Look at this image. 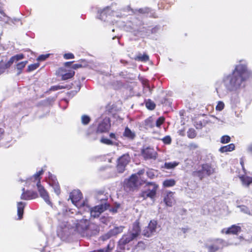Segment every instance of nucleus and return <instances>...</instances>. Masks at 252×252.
<instances>
[{
  "mask_svg": "<svg viewBox=\"0 0 252 252\" xmlns=\"http://www.w3.org/2000/svg\"><path fill=\"white\" fill-rule=\"evenodd\" d=\"M252 79V70L249 68L247 61L239 60L230 74L224 75L221 81L216 82V92L220 97L224 96L229 92L237 91L244 86L245 82ZM230 104L232 108L239 107L240 98L238 93L231 94Z\"/></svg>",
  "mask_w": 252,
  "mask_h": 252,
  "instance_id": "nucleus-1",
  "label": "nucleus"
},
{
  "mask_svg": "<svg viewBox=\"0 0 252 252\" xmlns=\"http://www.w3.org/2000/svg\"><path fill=\"white\" fill-rule=\"evenodd\" d=\"M58 219L59 224L57 233L59 235L78 232L84 236L85 232L89 229L90 222L87 219L86 215L83 216V218L80 220L77 218L74 220L72 217L68 218L66 216L59 214Z\"/></svg>",
  "mask_w": 252,
  "mask_h": 252,
  "instance_id": "nucleus-2",
  "label": "nucleus"
},
{
  "mask_svg": "<svg viewBox=\"0 0 252 252\" xmlns=\"http://www.w3.org/2000/svg\"><path fill=\"white\" fill-rule=\"evenodd\" d=\"M43 173V171L42 170L37 172L32 177L27 180L26 182V186L28 187L36 186L40 197L44 199L47 204L52 205L48 192L40 184L41 178L40 176Z\"/></svg>",
  "mask_w": 252,
  "mask_h": 252,
  "instance_id": "nucleus-3",
  "label": "nucleus"
},
{
  "mask_svg": "<svg viewBox=\"0 0 252 252\" xmlns=\"http://www.w3.org/2000/svg\"><path fill=\"white\" fill-rule=\"evenodd\" d=\"M237 244V242L229 243L220 238L209 239L205 242L204 247L208 252H217L221 251L225 247Z\"/></svg>",
  "mask_w": 252,
  "mask_h": 252,
  "instance_id": "nucleus-4",
  "label": "nucleus"
},
{
  "mask_svg": "<svg viewBox=\"0 0 252 252\" xmlns=\"http://www.w3.org/2000/svg\"><path fill=\"white\" fill-rule=\"evenodd\" d=\"M140 228L139 222H135L131 228H129L128 233L125 235L119 241L120 244L125 245L135 239L139 234Z\"/></svg>",
  "mask_w": 252,
  "mask_h": 252,
  "instance_id": "nucleus-5",
  "label": "nucleus"
},
{
  "mask_svg": "<svg viewBox=\"0 0 252 252\" xmlns=\"http://www.w3.org/2000/svg\"><path fill=\"white\" fill-rule=\"evenodd\" d=\"M108 207V205L105 203L98 205L93 208H90L88 205L84 204L83 205V210H84L86 213L88 215H90L91 217L96 218L98 217L101 213L106 210Z\"/></svg>",
  "mask_w": 252,
  "mask_h": 252,
  "instance_id": "nucleus-6",
  "label": "nucleus"
},
{
  "mask_svg": "<svg viewBox=\"0 0 252 252\" xmlns=\"http://www.w3.org/2000/svg\"><path fill=\"white\" fill-rule=\"evenodd\" d=\"M145 170L141 169L136 174H132L127 182V185L130 188L136 187L143 182H145L146 179L144 177Z\"/></svg>",
  "mask_w": 252,
  "mask_h": 252,
  "instance_id": "nucleus-7",
  "label": "nucleus"
},
{
  "mask_svg": "<svg viewBox=\"0 0 252 252\" xmlns=\"http://www.w3.org/2000/svg\"><path fill=\"white\" fill-rule=\"evenodd\" d=\"M24 56L22 54H19L12 56L10 59L6 62H0V75L3 73L6 69L9 68L14 63H16L18 61L24 59Z\"/></svg>",
  "mask_w": 252,
  "mask_h": 252,
  "instance_id": "nucleus-8",
  "label": "nucleus"
},
{
  "mask_svg": "<svg viewBox=\"0 0 252 252\" xmlns=\"http://www.w3.org/2000/svg\"><path fill=\"white\" fill-rule=\"evenodd\" d=\"M82 197L81 191L79 190H74L70 194L69 198L71 200L72 203L78 209L80 212L83 211V205L85 204L84 202L80 203V201Z\"/></svg>",
  "mask_w": 252,
  "mask_h": 252,
  "instance_id": "nucleus-9",
  "label": "nucleus"
},
{
  "mask_svg": "<svg viewBox=\"0 0 252 252\" xmlns=\"http://www.w3.org/2000/svg\"><path fill=\"white\" fill-rule=\"evenodd\" d=\"M215 168L210 164H204L202 166L201 170L193 172V175L198 176L200 179H202L204 175H210L215 172Z\"/></svg>",
  "mask_w": 252,
  "mask_h": 252,
  "instance_id": "nucleus-10",
  "label": "nucleus"
},
{
  "mask_svg": "<svg viewBox=\"0 0 252 252\" xmlns=\"http://www.w3.org/2000/svg\"><path fill=\"white\" fill-rule=\"evenodd\" d=\"M111 10L109 7H106L102 10L98 11L97 18L102 21H111L112 23L113 17L116 16V13L113 12L112 15H110Z\"/></svg>",
  "mask_w": 252,
  "mask_h": 252,
  "instance_id": "nucleus-11",
  "label": "nucleus"
},
{
  "mask_svg": "<svg viewBox=\"0 0 252 252\" xmlns=\"http://www.w3.org/2000/svg\"><path fill=\"white\" fill-rule=\"evenodd\" d=\"M157 225L158 223L156 220H151L148 225L143 230L142 234L147 237H150L152 236L156 232Z\"/></svg>",
  "mask_w": 252,
  "mask_h": 252,
  "instance_id": "nucleus-12",
  "label": "nucleus"
},
{
  "mask_svg": "<svg viewBox=\"0 0 252 252\" xmlns=\"http://www.w3.org/2000/svg\"><path fill=\"white\" fill-rule=\"evenodd\" d=\"M110 127V123L109 119L105 117L103 119H99L97 128V132L103 133L108 131Z\"/></svg>",
  "mask_w": 252,
  "mask_h": 252,
  "instance_id": "nucleus-13",
  "label": "nucleus"
},
{
  "mask_svg": "<svg viewBox=\"0 0 252 252\" xmlns=\"http://www.w3.org/2000/svg\"><path fill=\"white\" fill-rule=\"evenodd\" d=\"M47 182L50 186L53 187L55 192L57 195H59L60 193V188L56 177L50 172L48 173Z\"/></svg>",
  "mask_w": 252,
  "mask_h": 252,
  "instance_id": "nucleus-14",
  "label": "nucleus"
},
{
  "mask_svg": "<svg viewBox=\"0 0 252 252\" xmlns=\"http://www.w3.org/2000/svg\"><path fill=\"white\" fill-rule=\"evenodd\" d=\"M149 185L151 187V189H149L147 190L143 191L142 196L143 197H150L153 198L156 195L158 186L154 183H149Z\"/></svg>",
  "mask_w": 252,
  "mask_h": 252,
  "instance_id": "nucleus-15",
  "label": "nucleus"
},
{
  "mask_svg": "<svg viewBox=\"0 0 252 252\" xmlns=\"http://www.w3.org/2000/svg\"><path fill=\"white\" fill-rule=\"evenodd\" d=\"M142 155L145 159H156L157 153L154 149L147 147L144 149L142 152Z\"/></svg>",
  "mask_w": 252,
  "mask_h": 252,
  "instance_id": "nucleus-16",
  "label": "nucleus"
},
{
  "mask_svg": "<svg viewBox=\"0 0 252 252\" xmlns=\"http://www.w3.org/2000/svg\"><path fill=\"white\" fill-rule=\"evenodd\" d=\"M241 230V228L238 225H232L230 227L224 228L221 230L222 234H237Z\"/></svg>",
  "mask_w": 252,
  "mask_h": 252,
  "instance_id": "nucleus-17",
  "label": "nucleus"
},
{
  "mask_svg": "<svg viewBox=\"0 0 252 252\" xmlns=\"http://www.w3.org/2000/svg\"><path fill=\"white\" fill-rule=\"evenodd\" d=\"M23 193L21 196V198L24 200H31L35 199L37 197V194L36 192L32 191H25V188L22 189Z\"/></svg>",
  "mask_w": 252,
  "mask_h": 252,
  "instance_id": "nucleus-18",
  "label": "nucleus"
},
{
  "mask_svg": "<svg viewBox=\"0 0 252 252\" xmlns=\"http://www.w3.org/2000/svg\"><path fill=\"white\" fill-rule=\"evenodd\" d=\"M164 202L168 206H172L175 203L174 192L168 191L164 197Z\"/></svg>",
  "mask_w": 252,
  "mask_h": 252,
  "instance_id": "nucleus-19",
  "label": "nucleus"
},
{
  "mask_svg": "<svg viewBox=\"0 0 252 252\" xmlns=\"http://www.w3.org/2000/svg\"><path fill=\"white\" fill-rule=\"evenodd\" d=\"M57 73L62 76V80H64L72 78L74 76L75 72L70 71L67 73H65L64 69L63 68H60L57 72Z\"/></svg>",
  "mask_w": 252,
  "mask_h": 252,
  "instance_id": "nucleus-20",
  "label": "nucleus"
},
{
  "mask_svg": "<svg viewBox=\"0 0 252 252\" xmlns=\"http://www.w3.org/2000/svg\"><path fill=\"white\" fill-rule=\"evenodd\" d=\"M239 177L243 186L248 187L250 185H252V177H249L246 174L239 175Z\"/></svg>",
  "mask_w": 252,
  "mask_h": 252,
  "instance_id": "nucleus-21",
  "label": "nucleus"
},
{
  "mask_svg": "<svg viewBox=\"0 0 252 252\" xmlns=\"http://www.w3.org/2000/svg\"><path fill=\"white\" fill-rule=\"evenodd\" d=\"M26 203L23 202H18L17 204V215L18 220H21L23 217L24 209L25 207Z\"/></svg>",
  "mask_w": 252,
  "mask_h": 252,
  "instance_id": "nucleus-22",
  "label": "nucleus"
},
{
  "mask_svg": "<svg viewBox=\"0 0 252 252\" xmlns=\"http://www.w3.org/2000/svg\"><path fill=\"white\" fill-rule=\"evenodd\" d=\"M235 145L231 143L226 146L220 147L219 149V151L222 153L227 152H231L235 149Z\"/></svg>",
  "mask_w": 252,
  "mask_h": 252,
  "instance_id": "nucleus-23",
  "label": "nucleus"
},
{
  "mask_svg": "<svg viewBox=\"0 0 252 252\" xmlns=\"http://www.w3.org/2000/svg\"><path fill=\"white\" fill-rule=\"evenodd\" d=\"M179 163L177 161L165 162L162 166L167 169H173L179 165Z\"/></svg>",
  "mask_w": 252,
  "mask_h": 252,
  "instance_id": "nucleus-24",
  "label": "nucleus"
},
{
  "mask_svg": "<svg viewBox=\"0 0 252 252\" xmlns=\"http://www.w3.org/2000/svg\"><path fill=\"white\" fill-rule=\"evenodd\" d=\"M123 135L125 137L131 139H133L135 136V132L128 127L125 128Z\"/></svg>",
  "mask_w": 252,
  "mask_h": 252,
  "instance_id": "nucleus-25",
  "label": "nucleus"
},
{
  "mask_svg": "<svg viewBox=\"0 0 252 252\" xmlns=\"http://www.w3.org/2000/svg\"><path fill=\"white\" fill-rule=\"evenodd\" d=\"M130 160V157L128 155H124L118 159L119 163L126 166Z\"/></svg>",
  "mask_w": 252,
  "mask_h": 252,
  "instance_id": "nucleus-26",
  "label": "nucleus"
},
{
  "mask_svg": "<svg viewBox=\"0 0 252 252\" xmlns=\"http://www.w3.org/2000/svg\"><path fill=\"white\" fill-rule=\"evenodd\" d=\"M176 184V181L174 179H166L163 182V186L165 188H169L173 187Z\"/></svg>",
  "mask_w": 252,
  "mask_h": 252,
  "instance_id": "nucleus-27",
  "label": "nucleus"
},
{
  "mask_svg": "<svg viewBox=\"0 0 252 252\" xmlns=\"http://www.w3.org/2000/svg\"><path fill=\"white\" fill-rule=\"evenodd\" d=\"M124 228V227L123 226L115 227L113 229H111L110 231V235L111 236L117 235L118 234L121 233L123 231Z\"/></svg>",
  "mask_w": 252,
  "mask_h": 252,
  "instance_id": "nucleus-28",
  "label": "nucleus"
},
{
  "mask_svg": "<svg viewBox=\"0 0 252 252\" xmlns=\"http://www.w3.org/2000/svg\"><path fill=\"white\" fill-rule=\"evenodd\" d=\"M238 207L240 209L241 212L250 216H252V210L249 209L247 206L245 205H240L238 206Z\"/></svg>",
  "mask_w": 252,
  "mask_h": 252,
  "instance_id": "nucleus-29",
  "label": "nucleus"
},
{
  "mask_svg": "<svg viewBox=\"0 0 252 252\" xmlns=\"http://www.w3.org/2000/svg\"><path fill=\"white\" fill-rule=\"evenodd\" d=\"M28 61H26L20 62L16 64V69L18 70V74L21 73L22 70L25 67Z\"/></svg>",
  "mask_w": 252,
  "mask_h": 252,
  "instance_id": "nucleus-30",
  "label": "nucleus"
},
{
  "mask_svg": "<svg viewBox=\"0 0 252 252\" xmlns=\"http://www.w3.org/2000/svg\"><path fill=\"white\" fill-rule=\"evenodd\" d=\"M100 141L101 143L108 145H114L115 143V142L113 141L112 140H110L104 137H101Z\"/></svg>",
  "mask_w": 252,
  "mask_h": 252,
  "instance_id": "nucleus-31",
  "label": "nucleus"
},
{
  "mask_svg": "<svg viewBox=\"0 0 252 252\" xmlns=\"http://www.w3.org/2000/svg\"><path fill=\"white\" fill-rule=\"evenodd\" d=\"M146 245L143 242H139L135 247V250L137 251H142L145 250L146 248Z\"/></svg>",
  "mask_w": 252,
  "mask_h": 252,
  "instance_id": "nucleus-32",
  "label": "nucleus"
},
{
  "mask_svg": "<svg viewBox=\"0 0 252 252\" xmlns=\"http://www.w3.org/2000/svg\"><path fill=\"white\" fill-rule=\"evenodd\" d=\"M224 107V103L222 101H219L216 106V110L217 111H220L223 109Z\"/></svg>",
  "mask_w": 252,
  "mask_h": 252,
  "instance_id": "nucleus-33",
  "label": "nucleus"
},
{
  "mask_svg": "<svg viewBox=\"0 0 252 252\" xmlns=\"http://www.w3.org/2000/svg\"><path fill=\"white\" fill-rule=\"evenodd\" d=\"M90 122V118L87 115H83L81 117V122L83 125H87Z\"/></svg>",
  "mask_w": 252,
  "mask_h": 252,
  "instance_id": "nucleus-34",
  "label": "nucleus"
},
{
  "mask_svg": "<svg viewBox=\"0 0 252 252\" xmlns=\"http://www.w3.org/2000/svg\"><path fill=\"white\" fill-rule=\"evenodd\" d=\"M136 60L146 62L149 60V57L146 54L140 55L136 57Z\"/></svg>",
  "mask_w": 252,
  "mask_h": 252,
  "instance_id": "nucleus-35",
  "label": "nucleus"
},
{
  "mask_svg": "<svg viewBox=\"0 0 252 252\" xmlns=\"http://www.w3.org/2000/svg\"><path fill=\"white\" fill-rule=\"evenodd\" d=\"M230 141V137L228 135H223L220 138V142L222 144H226Z\"/></svg>",
  "mask_w": 252,
  "mask_h": 252,
  "instance_id": "nucleus-36",
  "label": "nucleus"
},
{
  "mask_svg": "<svg viewBox=\"0 0 252 252\" xmlns=\"http://www.w3.org/2000/svg\"><path fill=\"white\" fill-rule=\"evenodd\" d=\"M196 132L194 129H189L188 131V136L189 138H193L196 136Z\"/></svg>",
  "mask_w": 252,
  "mask_h": 252,
  "instance_id": "nucleus-37",
  "label": "nucleus"
},
{
  "mask_svg": "<svg viewBox=\"0 0 252 252\" xmlns=\"http://www.w3.org/2000/svg\"><path fill=\"white\" fill-rule=\"evenodd\" d=\"M125 165L118 162L117 169L119 173H123L125 169Z\"/></svg>",
  "mask_w": 252,
  "mask_h": 252,
  "instance_id": "nucleus-38",
  "label": "nucleus"
},
{
  "mask_svg": "<svg viewBox=\"0 0 252 252\" xmlns=\"http://www.w3.org/2000/svg\"><path fill=\"white\" fill-rule=\"evenodd\" d=\"M39 66V63H33L28 66V71H32L36 69Z\"/></svg>",
  "mask_w": 252,
  "mask_h": 252,
  "instance_id": "nucleus-39",
  "label": "nucleus"
},
{
  "mask_svg": "<svg viewBox=\"0 0 252 252\" xmlns=\"http://www.w3.org/2000/svg\"><path fill=\"white\" fill-rule=\"evenodd\" d=\"M146 106L150 110H153L155 107V103L151 101H147L146 103Z\"/></svg>",
  "mask_w": 252,
  "mask_h": 252,
  "instance_id": "nucleus-40",
  "label": "nucleus"
},
{
  "mask_svg": "<svg viewBox=\"0 0 252 252\" xmlns=\"http://www.w3.org/2000/svg\"><path fill=\"white\" fill-rule=\"evenodd\" d=\"M147 176L150 179H153L155 177L154 171L152 169H148L146 172Z\"/></svg>",
  "mask_w": 252,
  "mask_h": 252,
  "instance_id": "nucleus-41",
  "label": "nucleus"
},
{
  "mask_svg": "<svg viewBox=\"0 0 252 252\" xmlns=\"http://www.w3.org/2000/svg\"><path fill=\"white\" fill-rule=\"evenodd\" d=\"M164 118L162 117H159L156 121V126L159 127L164 121Z\"/></svg>",
  "mask_w": 252,
  "mask_h": 252,
  "instance_id": "nucleus-42",
  "label": "nucleus"
},
{
  "mask_svg": "<svg viewBox=\"0 0 252 252\" xmlns=\"http://www.w3.org/2000/svg\"><path fill=\"white\" fill-rule=\"evenodd\" d=\"M162 141L166 144H169L171 143V139L169 136H166L162 139Z\"/></svg>",
  "mask_w": 252,
  "mask_h": 252,
  "instance_id": "nucleus-43",
  "label": "nucleus"
},
{
  "mask_svg": "<svg viewBox=\"0 0 252 252\" xmlns=\"http://www.w3.org/2000/svg\"><path fill=\"white\" fill-rule=\"evenodd\" d=\"M63 57L66 60L71 59L74 58V55L72 53H69L65 54L63 55Z\"/></svg>",
  "mask_w": 252,
  "mask_h": 252,
  "instance_id": "nucleus-44",
  "label": "nucleus"
},
{
  "mask_svg": "<svg viewBox=\"0 0 252 252\" xmlns=\"http://www.w3.org/2000/svg\"><path fill=\"white\" fill-rule=\"evenodd\" d=\"M189 231V228L188 227H182L180 228V233L185 234L188 233Z\"/></svg>",
  "mask_w": 252,
  "mask_h": 252,
  "instance_id": "nucleus-45",
  "label": "nucleus"
},
{
  "mask_svg": "<svg viewBox=\"0 0 252 252\" xmlns=\"http://www.w3.org/2000/svg\"><path fill=\"white\" fill-rule=\"evenodd\" d=\"M109 137L113 141H117L118 139V136L114 133H110L109 134Z\"/></svg>",
  "mask_w": 252,
  "mask_h": 252,
  "instance_id": "nucleus-46",
  "label": "nucleus"
},
{
  "mask_svg": "<svg viewBox=\"0 0 252 252\" xmlns=\"http://www.w3.org/2000/svg\"><path fill=\"white\" fill-rule=\"evenodd\" d=\"M49 56V54L42 55L39 56L37 59L38 61H44L48 58Z\"/></svg>",
  "mask_w": 252,
  "mask_h": 252,
  "instance_id": "nucleus-47",
  "label": "nucleus"
},
{
  "mask_svg": "<svg viewBox=\"0 0 252 252\" xmlns=\"http://www.w3.org/2000/svg\"><path fill=\"white\" fill-rule=\"evenodd\" d=\"M195 126H196V128H197V129H200L201 128L202 126V123L199 121V122H197L196 123V125H195Z\"/></svg>",
  "mask_w": 252,
  "mask_h": 252,
  "instance_id": "nucleus-48",
  "label": "nucleus"
},
{
  "mask_svg": "<svg viewBox=\"0 0 252 252\" xmlns=\"http://www.w3.org/2000/svg\"><path fill=\"white\" fill-rule=\"evenodd\" d=\"M81 67H82V65L81 64H79V63L74 64L72 66V68H73L74 69H76L77 68H80Z\"/></svg>",
  "mask_w": 252,
  "mask_h": 252,
  "instance_id": "nucleus-49",
  "label": "nucleus"
},
{
  "mask_svg": "<svg viewBox=\"0 0 252 252\" xmlns=\"http://www.w3.org/2000/svg\"><path fill=\"white\" fill-rule=\"evenodd\" d=\"M144 89L146 90H147L149 91V94H151V90H150V86L149 85H146L145 87H144Z\"/></svg>",
  "mask_w": 252,
  "mask_h": 252,
  "instance_id": "nucleus-50",
  "label": "nucleus"
},
{
  "mask_svg": "<svg viewBox=\"0 0 252 252\" xmlns=\"http://www.w3.org/2000/svg\"><path fill=\"white\" fill-rule=\"evenodd\" d=\"M212 117L215 119V121H214L215 123H219L220 121V120L217 117H216L215 116H212ZM220 122L222 123L223 122L222 121H220Z\"/></svg>",
  "mask_w": 252,
  "mask_h": 252,
  "instance_id": "nucleus-51",
  "label": "nucleus"
},
{
  "mask_svg": "<svg viewBox=\"0 0 252 252\" xmlns=\"http://www.w3.org/2000/svg\"><path fill=\"white\" fill-rule=\"evenodd\" d=\"M6 17L5 19H4L3 21H5L6 23H8L9 21L10 20V18L6 15L5 16Z\"/></svg>",
  "mask_w": 252,
  "mask_h": 252,
  "instance_id": "nucleus-52",
  "label": "nucleus"
},
{
  "mask_svg": "<svg viewBox=\"0 0 252 252\" xmlns=\"http://www.w3.org/2000/svg\"><path fill=\"white\" fill-rule=\"evenodd\" d=\"M3 133V130L2 128H0V140L1 139V138L2 137Z\"/></svg>",
  "mask_w": 252,
  "mask_h": 252,
  "instance_id": "nucleus-53",
  "label": "nucleus"
},
{
  "mask_svg": "<svg viewBox=\"0 0 252 252\" xmlns=\"http://www.w3.org/2000/svg\"><path fill=\"white\" fill-rule=\"evenodd\" d=\"M72 62H68L64 63V65L65 66H69L70 65L71 63H72Z\"/></svg>",
  "mask_w": 252,
  "mask_h": 252,
  "instance_id": "nucleus-54",
  "label": "nucleus"
},
{
  "mask_svg": "<svg viewBox=\"0 0 252 252\" xmlns=\"http://www.w3.org/2000/svg\"><path fill=\"white\" fill-rule=\"evenodd\" d=\"M190 147L193 148H196L197 147V146L195 144H190Z\"/></svg>",
  "mask_w": 252,
  "mask_h": 252,
  "instance_id": "nucleus-55",
  "label": "nucleus"
},
{
  "mask_svg": "<svg viewBox=\"0 0 252 252\" xmlns=\"http://www.w3.org/2000/svg\"><path fill=\"white\" fill-rule=\"evenodd\" d=\"M248 150L250 151V152H252V144H251L249 147H248Z\"/></svg>",
  "mask_w": 252,
  "mask_h": 252,
  "instance_id": "nucleus-56",
  "label": "nucleus"
},
{
  "mask_svg": "<svg viewBox=\"0 0 252 252\" xmlns=\"http://www.w3.org/2000/svg\"><path fill=\"white\" fill-rule=\"evenodd\" d=\"M0 13L3 15V16H6V14L2 11L0 10Z\"/></svg>",
  "mask_w": 252,
  "mask_h": 252,
  "instance_id": "nucleus-57",
  "label": "nucleus"
},
{
  "mask_svg": "<svg viewBox=\"0 0 252 252\" xmlns=\"http://www.w3.org/2000/svg\"><path fill=\"white\" fill-rule=\"evenodd\" d=\"M241 164L242 165V167L243 168V161H241Z\"/></svg>",
  "mask_w": 252,
  "mask_h": 252,
  "instance_id": "nucleus-58",
  "label": "nucleus"
},
{
  "mask_svg": "<svg viewBox=\"0 0 252 252\" xmlns=\"http://www.w3.org/2000/svg\"><path fill=\"white\" fill-rule=\"evenodd\" d=\"M112 211L114 212H116L117 210L116 209H113Z\"/></svg>",
  "mask_w": 252,
  "mask_h": 252,
  "instance_id": "nucleus-59",
  "label": "nucleus"
},
{
  "mask_svg": "<svg viewBox=\"0 0 252 252\" xmlns=\"http://www.w3.org/2000/svg\"><path fill=\"white\" fill-rule=\"evenodd\" d=\"M71 210H70L69 211V212H70V213H71V214H73V213L72 212H71Z\"/></svg>",
  "mask_w": 252,
  "mask_h": 252,
  "instance_id": "nucleus-60",
  "label": "nucleus"
},
{
  "mask_svg": "<svg viewBox=\"0 0 252 252\" xmlns=\"http://www.w3.org/2000/svg\"><path fill=\"white\" fill-rule=\"evenodd\" d=\"M139 11L141 12H142V9H140Z\"/></svg>",
  "mask_w": 252,
  "mask_h": 252,
  "instance_id": "nucleus-61",
  "label": "nucleus"
}]
</instances>
